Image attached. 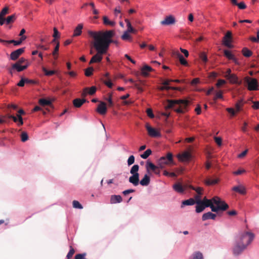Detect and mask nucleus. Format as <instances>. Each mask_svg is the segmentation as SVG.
<instances>
[{
    "label": "nucleus",
    "mask_w": 259,
    "mask_h": 259,
    "mask_svg": "<svg viewBox=\"0 0 259 259\" xmlns=\"http://www.w3.org/2000/svg\"><path fill=\"white\" fill-rule=\"evenodd\" d=\"M89 34L94 39L93 45L97 51V53L91 58L89 64L101 62L103 59V55L107 52L110 44L114 42L112 37L115 35V31L113 30L89 31Z\"/></svg>",
    "instance_id": "f257e3e1"
},
{
    "label": "nucleus",
    "mask_w": 259,
    "mask_h": 259,
    "mask_svg": "<svg viewBox=\"0 0 259 259\" xmlns=\"http://www.w3.org/2000/svg\"><path fill=\"white\" fill-rule=\"evenodd\" d=\"M254 238V234L251 232H244L241 234L233 247L234 254L236 255L241 254L251 243Z\"/></svg>",
    "instance_id": "f03ea898"
},
{
    "label": "nucleus",
    "mask_w": 259,
    "mask_h": 259,
    "mask_svg": "<svg viewBox=\"0 0 259 259\" xmlns=\"http://www.w3.org/2000/svg\"><path fill=\"white\" fill-rule=\"evenodd\" d=\"M206 207H210L213 212H217L219 210L224 211L229 208V205L218 197H214L211 199H208L204 203Z\"/></svg>",
    "instance_id": "7ed1b4c3"
},
{
    "label": "nucleus",
    "mask_w": 259,
    "mask_h": 259,
    "mask_svg": "<svg viewBox=\"0 0 259 259\" xmlns=\"http://www.w3.org/2000/svg\"><path fill=\"white\" fill-rule=\"evenodd\" d=\"M168 104L165 106L166 109L173 108L174 110L179 113H182L188 105L189 102L185 100H168Z\"/></svg>",
    "instance_id": "20e7f679"
},
{
    "label": "nucleus",
    "mask_w": 259,
    "mask_h": 259,
    "mask_svg": "<svg viewBox=\"0 0 259 259\" xmlns=\"http://www.w3.org/2000/svg\"><path fill=\"white\" fill-rule=\"evenodd\" d=\"M17 106L15 105H9L7 106V108L6 110L7 114L5 115H3L0 118V123H4L7 122L6 119L10 118L12 119L15 122H17L18 119L14 115L11 114L12 112V110H17Z\"/></svg>",
    "instance_id": "39448f33"
},
{
    "label": "nucleus",
    "mask_w": 259,
    "mask_h": 259,
    "mask_svg": "<svg viewBox=\"0 0 259 259\" xmlns=\"http://www.w3.org/2000/svg\"><path fill=\"white\" fill-rule=\"evenodd\" d=\"M174 164L173 155L171 153H167L165 156H162L158 160V165L161 168H163L165 165Z\"/></svg>",
    "instance_id": "423d86ee"
},
{
    "label": "nucleus",
    "mask_w": 259,
    "mask_h": 259,
    "mask_svg": "<svg viewBox=\"0 0 259 259\" xmlns=\"http://www.w3.org/2000/svg\"><path fill=\"white\" fill-rule=\"evenodd\" d=\"M146 128L148 132V135L151 137H159L161 136L159 132L154 128L152 127L149 124H146Z\"/></svg>",
    "instance_id": "0eeeda50"
},
{
    "label": "nucleus",
    "mask_w": 259,
    "mask_h": 259,
    "mask_svg": "<svg viewBox=\"0 0 259 259\" xmlns=\"http://www.w3.org/2000/svg\"><path fill=\"white\" fill-rule=\"evenodd\" d=\"M232 33L231 31H228L223 37V44L229 48H232L233 46L231 45Z\"/></svg>",
    "instance_id": "6e6552de"
},
{
    "label": "nucleus",
    "mask_w": 259,
    "mask_h": 259,
    "mask_svg": "<svg viewBox=\"0 0 259 259\" xmlns=\"http://www.w3.org/2000/svg\"><path fill=\"white\" fill-rule=\"evenodd\" d=\"M29 65V63L28 62H27V63L24 65H19L17 63L13 64L12 66V68L10 70V73L11 74L13 73V71L14 70H17L18 72H21L25 69H26Z\"/></svg>",
    "instance_id": "1a4fd4ad"
},
{
    "label": "nucleus",
    "mask_w": 259,
    "mask_h": 259,
    "mask_svg": "<svg viewBox=\"0 0 259 259\" xmlns=\"http://www.w3.org/2000/svg\"><path fill=\"white\" fill-rule=\"evenodd\" d=\"M248 89L249 91H256L258 90V83L255 78H251L250 80L247 79Z\"/></svg>",
    "instance_id": "9d476101"
},
{
    "label": "nucleus",
    "mask_w": 259,
    "mask_h": 259,
    "mask_svg": "<svg viewBox=\"0 0 259 259\" xmlns=\"http://www.w3.org/2000/svg\"><path fill=\"white\" fill-rule=\"evenodd\" d=\"M25 51V48L18 49L13 52L10 54V59L12 60H16L21 56Z\"/></svg>",
    "instance_id": "9b49d317"
},
{
    "label": "nucleus",
    "mask_w": 259,
    "mask_h": 259,
    "mask_svg": "<svg viewBox=\"0 0 259 259\" xmlns=\"http://www.w3.org/2000/svg\"><path fill=\"white\" fill-rule=\"evenodd\" d=\"M176 22L175 17L172 15L166 16L165 19L160 22L162 25H170L174 24Z\"/></svg>",
    "instance_id": "f8f14e48"
},
{
    "label": "nucleus",
    "mask_w": 259,
    "mask_h": 259,
    "mask_svg": "<svg viewBox=\"0 0 259 259\" xmlns=\"http://www.w3.org/2000/svg\"><path fill=\"white\" fill-rule=\"evenodd\" d=\"M228 79L229 82L231 84H236L238 85H240L242 83V81L239 80L238 77L235 74H232L226 78Z\"/></svg>",
    "instance_id": "ddd939ff"
},
{
    "label": "nucleus",
    "mask_w": 259,
    "mask_h": 259,
    "mask_svg": "<svg viewBox=\"0 0 259 259\" xmlns=\"http://www.w3.org/2000/svg\"><path fill=\"white\" fill-rule=\"evenodd\" d=\"M179 160L181 161H188L191 157V154L188 151H185L182 154H179L177 155Z\"/></svg>",
    "instance_id": "4468645a"
},
{
    "label": "nucleus",
    "mask_w": 259,
    "mask_h": 259,
    "mask_svg": "<svg viewBox=\"0 0 259 259\" xmlns=\"http://www.w3.org/2000/svg\"><path fill=\"white\" fill-rule=\"evenodd\" d=\"M224 53L225 56L229 60H232L236 65H239L238 60L235 57L234 55L232 54L230 51L225 50L224 51Z\"/></svg>",
    "instance_id": "2eb2a0df"
},
{
    "label": "nucleus",
    "mask_w": 259,
    "mask_h": 259,
    "mask_svg": "<svg viewBox=\"0 0 259 259\" xmlns=\"http://www.w3.org/2000/svg\"><path fill=\"white\" fill-rule=\"evenodd\" d=\"M97 111L101 115H105L107 112L106 104L104 102H100L98 105Z\"/></svg>",
    "instance_id": "dca6fc26"
},
{
    "label": "nucleus",
    "mask_w": 259,
    "mask_h": 259,
    "mask_svg": "<svg viewBox=\"0 0 259 259\" xmlns=\"http://www.w3.org/2000/svg\"><path fill=\"white\" fill-rule=\"evenodd\" d=\"M139 176V174L132 175V176L129 178V182L135 186H138L140 182Z\"/></svg>",
    "instance_id": "f3484780"
},
{
    "label": "nucleus",
    "mask_w": 259,
    "mask_h": 259,
    "mask_svg": "<svg viewBox=\"0 0 259 259\" xmlns=\"http://www.w3.org/2000/svg\"><path fill=\"white\" fill-rule=\"evenodd\" d=\"M232 190V191L237 192L241 195H244L246 193L245 188L241 185L233 187Z\"/></svg>",
    "instance_id": "a211bd4d"
},
{
    "label": "nucleus",
    "mask_w": 259,
    "mask_h": 259,
    "mask_svg": "<svg viewBox=\"0 0 259 259\" xmlns=\"http://www.w3.org/2000/svg\"><path fill=\"white\" fill-rule=\"evenodd\" d=\"M173 55L176 56L179 60L180 63L184 66L188 65V62L186 59L184 58L182 55H181L178 51L174 52Z\"/></svg>",
    "instance_id": "6ab92c4d"
},
{
    "label": "nucleus",
    "mask_w": 259,
    "mask_h": 259,
    "mask_svg": "<svg viewBox=\"0 0 259 259\" xmlns=\"http://www.w3.org/2000/svg\"><path fill=\"white\" fill-rule=\"evenodd\" d=\"M122 201V198L120 195H111V198H110V203L111 204L120 203Z\"/></svg>",
    "instance_id": "aec40b11"
},
{
    "label": "nucleus",
    "mask_w": 259,
    "mask_h": 259,
    "mask_svg": "<svg viewBox=\"0 0 259 259\" xmlns=\"http://www.w3.org/2000/svg\"><path fill=\"white\" fill-rule=\"evenodd\" d=\"M97 88L95 86H93L90 88H85L84 89L82 95L85 96L87 94H89L90 95H93L94 94H95Z\"/></svg>",
    "instance_id": "412c9836"
},
{
    "label": "nucleus",
    "mask_w": 259,
    "mask_h": 259,
    "mask_svg": "<svg viewBox=\"0 0 259 259\" xmlns=\"http://www.w3.org/2000/svg\"><path fill=\"white\" fill-rule=\"evenodd\" d=\"M217 215L211 212H208L204 213L202 217V221H205L208 219L215 220Z\"/></svg>",
    "instance_id": "4be33fe9"
},
{
    "label": "nucleus",
    "mask_w": 259,
    "mask_h": 259,
    "mask_svg": "<svg viewBox=\"0 0 259 259\" xmlns=\"http://www.w3.org/2000/svg\"><path fill=\"white\" fill-rule=\"evenodd\" d=\"M152 68L150 66L145 65L141 68V74L144 76H147L149 75V73L152 71Z\"/></svg>",
    "instance_id": "5701e85b"
},
{
    "label": "nucleus",
    "mask_w": 259,
    "mask_h": 259,
    "mask_svg": "<svg viewBox=\"0 0 259 259\" xmlns=\"http://www.w3.org/2000/svg\"><path fill=\"white\" fill-rule=\"evenodd\" d=\"M86 101H87V100L85 99H79V98H77V99H75L73 100V106L75 107L79 108Z\"/></svg>",
    "instance_id": "b1692460"
},
{
    "label": "nucleus",
    "mask_w": 259,
    "mask_h": 259,
    "mask_svg": "<svg viewBox=\"0 0 259 259\" xmlns=\"http://www.w3.org/2000/svg\"><path fill=\"white\" fill-rule=\"evenodd\" d=\"M172 187L175 191L179 193H183L185 190V188L179 183L175 184Z\"/></svg>",
    "instance_id": "393cba45"
},
{
    "label": "nucleus",
    "mask_w": 259,
    "mask_h": 259,
    "mask_svg": "<svg viewBox=\"0 0 259 259\" xmlns=\"http://www.w3.org/2000/svg\"><path fill=\"white\" fill-rule=\"evenodd\" d=\"M205 205L201 202V200H198L196 202V212L200 213L204 210L205 208Z\"/></svg>",
    "instance_id": "a878e982"
},
{
    "label": "nucleus",
    "mask_w": 259,
    "mask_h": 259,
    "mask_svg": "<svg viewBox=\"0 0 259 259\" xmlns=\"http://www.w3.org/2000/svg\"><path fill=\"white\" fill-rule=\"evenodd\" d=\"M83 28V25L82 24H79L74 30V33L73 34V37H76L81 35L82 33V29Z\"/></svg>",
    "instance_id": "bb28decb"
},
{
    "label": "nucleus",
    "mask_w": 259,
    "mask_h": 259,
    "mask_svg": "<svg viewBox=\"0 0 259 259\" xmlns=\"http://www.w3.org/2000/svg\"><path fill=\"white\" fill-rule=\"evenodd\" d=\"M150 182V177L146 174L143 178L139 182V183L143 186H147L149 184Z\"/></svg>",
    "instance_id": "cd10ccee"
},
{
    "label": "nucleus",
    "mask_w": 259,
    "mask_h": 259,
    "mask_svg": "<svg viewBox=\"0 0 259 259\" xmlns=\"http://www.w3.org/2000/svg\"><path fill=\"white\" fill-rule=\"evenodd\" d=\"M18 113L17 115V116H16L17 117V118L18 119V126H20V125H22L23 124V118L22 117V116H21V114H25V112L22 109H20L18 111Z\"/></svg>",
    "instance_id": "c85d7f7f"
},
{
    "label": "nucleus",
    "mask_w": 259,
    "mask_h": 259,
    "mask_svg": "<svg viewBox=\"0 0 259 259\" xmlns=\"http://www.w3.org/2000/svg\"><path fill=\"white\" fill-rule=\"evenodd\" d=\"M218 182V179H211L209 178H207L204 181V183L207 186H210L217 184Z\"/></svg>",
    "instance_id": "c756f323"
},
{
    "label": "nucleus",
    "mask_w": 259,
    "mask_h": 259,
    "mask_svg": "<svg viewBox=\"0 0 259 259\" xmlns=\"http://www.w3.org/2000/svg\"><path fill=\"white\" fill-rule=\"evenodd\" d=\"M103 23L105 25L114 26L115 25V22L114 21L109 20L108 17L106 16L103 17Z\"/></svg>",
    "instance_id": "7c9ffc66"
},
{
    "label": "nucleus",
    "mask_w": 259,
    "mask_h": 259,
    "mask_svg": "<svg viewBox=\"0 0 259 259\" xmlns=\"http://www.w3.org/2000/svg\"><path fill=\"white\" fill-rule=\"evenodd\" d=\"M124 21L126 22V25H127V29L126 31L129 32H131V33H136V30L133 28V27H132V26L131 25V23L130 22L129 20L127 19H125L124 20Z\"/></svg>",
    "instance_id": "2f4dec72"
},
{
    "label": "nucleus",
    "mask_w": 259,
    "mask_h": 259,
    "mask_svg": "<svg viewBox=\"0 0 259 259\" xmlns=\"http://www.w3.org/2000/svg\"><path fill=\"white\" fill-rule=\"evenodd\" d=\"M146 168L148 171L149 169H151L154 171L158 169V166H155L153 163L150 161H147L146 163Z\"/></svg>",
    "instance_id": "473e14b6"
},
{
    "label": "nucleus",
    "mask_w": 259,
    "mask_h": 259,
    "mask_svg": "<svg viewBox=\"0 0 259 259\" xmlns=\"http://www.w3.org/2000/svg\"><path fill=\"white\" fill-rule=\"evenodd\" d=\"M195 203V200L193 198H190L182 202V207H183L184 205H192Z\"/></svg>",
    "instance_id": "72a5a7b5"
},
{
    "label": "nucleus",
    "mask_w": 259,
    "mask_h": 259,
    "mask_svg": "<svg viewBox=\"0 0 259 259\" xmlns=\"http://www.w3.org/2000/svg\"><path fill=\"white\" fill-rule=\"evenodd\" d=\"M242 53L245 57H249L252 55V52L247 48H244L242 50Z\"/></svg>",
    "instance_id": "f704fd0d"
},
{
    "label": "nucleus",
    "mask_w": 259,
    "mask_h": 259,
    "mask_svg": "<svg viewBox=\"0 0 259 259\" xmlns=\"http://www.w3.org/2000/svg\"><path fill=\"white\" fill-rule=\"evenodd\" d=\"M244 105V102L243 100H239L236 104H235V108L236 112H239L241 110V108L242 106Z\"/></svg>",
    "instance_id": "c9c22d12"
},
{
    "label": "nucleus",
    "mask_w": 259,
    "mask_h": 259,
    "mask_svg": "<svg viewBox=\"0 0 259 259\" xmlns=\"http://www.w3.org/2000/svg\"><path fill=\"white\" fill-rule=\"evenodd\" d=\"M38 103L40 105L44 106L50 105L51 104V102L50 100L44 98L39 99Z\"/></svg>",
    "instance_id": "e433bc0d"
},
{
    "label": "nucleus",
    "mask_w": 259,
    "mask_h": 259,
    "mask_svg": "<svg viewBox=\"0 0 259 259\" xmlns=\"http://www.w3.org/2000/svg\"><path fill=\"white\" fill-rule=\"evenodd\" d=\"M16 18V15L15 14H13L11 16H8L7 19H6V22L7 24H9L14 22Z\"/></svg>",
    "instance_id": "4c0bfd02"
},
{
    "label": "nucleus",
    "mask_w": 259,
    "mask_h": 259,
    "mask_svg": "<svg viewBox=\"0 0 259 259\" xmlns=\"http://www.w3.org/2000/svg\"><path fill=\"white\" fill-rule=\"evenodd\" d=\"M112 94L109 93L108 94V97L105 98V100H106L108 102V106L109 107H112L114 105L113 102L112 100Z\"/></svg>",
    "instance_id": "58836bf2"
},
{
    "label": "nucleus",
    "mask_w": 259,
    "mask_h": 259,
    "mask_svg": "<svg viewBox=\"0 0 259 259\" xmlns=\"http://www.w3.org/2000/svg\"><path fill=\"white\" fill-rule=\"evenodd\" d=\"M152 153L151 149L146 150L143 154L141 155V157L143 159H147Z\"/></svg>",
    "instance_id": "ea45409f"
},
{
    "label": "nucleus",
    "mask_w": 259,
    "mask_h": 259,
    "mask_svg": "<svg viewBox=\"0 0 259 259\" xmlns=\"http://www.w3.org/2000/svg\"><path fill=\"white\" fill-rule=\"evenodd\" d=\"M139 169V166L138 164L134 165L131 168V169L130 170V173L132 175L139 174L138 173Z\"/></svg>",
    "instance_id": "a19ab883"
},
{
    "label": "nucleus",
    "mask_w": 259,
    "mask_h": 259,
    "mask_svg": "<svg viewBox=\"0 0 259 259\" xmlns=\"http://www.w3.org/2000/svg\"><path fill=\"white\" fill-rule=\"evenodd\" d=\"M193 259H203V254L199 251L195 252L193 254Z\"/></svg>",
    "instance_id": "79ce46f5"
},
{
    "label": "nucleus",
    "mask_w": 259,
    "mask_h": 259,
    "mask_svg": "<svg viewBox=\"0 0 259 259\" xmlns=\"http://www.w3.org/2000/svg\"><path fill=\"white\" fill-rule=\"evenodd\" d=\"M42 71L44 72L45 74L47 76H51L55 73V71L54 70H48L46 68H42Z\"/></svg>",
    "instance_id": "37998d69"
},
{
    "label": "nucleus",
    "mask_w": 259,
    "mask_h": 259,
    "mask_svg": "<svg viewBox=\"0 0 259 259\" xmlns=\"http://www.w3.org/2000/svg\"><path fill=\"white\" fill-rule=\"evenodd\" d=\"M73 207L75 208L82 209V205L77 200H73L72 202Z\"/></svg>",
    "instance_id": "c03bdc74"
},
{
    "label": "nucleus",
    "mask_w": 259,
    "mask_h": 259,
    "mask_svg": "<svg viewBox=\"0 0 259 259\" xmlns=\"http://www.w3.org/2000/svg\"><path fill=\"white\" fill-rule=\"evenodd\" d=\"M94 68L92 67H89L85 70V75L87 76H90L92 75Z\"/></svg>",
    "instance_id": "a18cd8bd"
},
{
    "label": "nucleus",
    "mask_w": 259,
    "mask_h": 259,
    "mask_svg": "<svg viewBox=\"0 0 259 259\" xmlns=\"http://www.w3.org/2000/svg\"><path fill=\"white\" fill-rule=\"evenodd\" d=\"M74 252H75V250H74V248L71 246H70V250L68 252V253H67V256H66L67 258L68 259H70L72 257Z\"/></svg>",
    "instance_id": "49530a36"
},
{
    "label": "nucleus",
    "mask_w": 259,
    "mask_h": 259,
    "mask_svg": "<svg viewBox=\"0 0 259 259\" xmlns=\"http://www.w3.org/2000/svg\"><path fill=\"white\" fill-rule=\"evenodd\" d=\"M199 58L204 63L207 61V57L206 54L204 52H201L199 54Z\"/></svg>",
    "instance_id": "de8ad7c7"
},
{
    "label": "nucleus",
    "mask_w": 259,
    "mask_h": 259,
    "mask_svg": "<svg viewBox=\"0 0 259 259\" xmlns=\"http://www.w3.org/2000/svg\"><path fill=\"white\" fill-rule=\"evenodd\" d=\"M21 141L23 142H26V141L28 140V135H27L26 132H23L22 133V134L21 135Z\"/></svg>",
    "instance_id": "09e8293b"
},
{
    "label": "nucleus",
    "mask_w": 259,
    "mask_h": 259,
    "mask_svg": "<svg viewBox=\"0 0 259 259\" xmlns=\"http://www.w3.org/2000/svg\"><path fill=\"white\" fill-rule=\"evenodd\" d=\"M9 13V8L8 7L4 8L0 12V16L4 17Z\"/></svg>",
    "instance_id": "8fccbe9b"
},
{
    "label": "nucleus",
    "mask_w": 259,
    "mask_h": 259,
    "mask_svg": "<svg viewBox=\"0 0 259 259\" xmlns=\"http://www.w3.org/2000/svg\"><path fill=\"white\" fill-rule=\"evenodd\" d=\"M161 90H178V88L177 87H169L168 85H163V87H161L160 88Z\"/></svg>",
    "instance_id": "3c124183"
},
{
    "label": "nucleus",
    "mask_w": 259,
    "mask_h": 259,
    "mask_svg": "<svg viewBox=\"0 0 259 259\" xmlns=\"http://www.w3.org/2000/svg\"><path fill=\"white\" fill-rule=\"evenodd\" d=\"M86 255L85 253L77 254L75 255L74 259H87L85 258Z\"/></svg>",
    "instance_id": "603ef678"
},
{
    "label": "nucleus",
    "mask_w": 259,
    "mask_h": 259,
    "mask_svg": "<svg viewBox=\"0 0 259 259\" xmlns=\"http://www.w3.org/2000/svg\"><path fill=\"white\" fill-rule=\"evenodd\" d=\"M190 187L192 189L195 190L198 195H201L202 194V191H203V189L201 187L195 188L193 186H190Z\"/></svg>",
    "instance_id": "864d4df0"
},
{
    "label": "nucleus",
    "mask_w": 259,
    "mask_h": 259,
    "mask_svg": "<svg viewBox=\"0 0 259 259\" xmlns=\"http://www.w3.org/2000/svg\"><path fill=\"white\" fill-rule=\"evenodd\" d=\"M60 47L59 41H57V45H56L53 52H52V55H55V54L58 55V52Z\"/></svg>",
    "instance_id": "5fc2aeb1"
},
{
    "label": "nucleus",
    "mask_w": 259,
    "mask_h": 259,
    "mask_svg": "<svg viewBox=\"0 0 259 259\" xmlns=\"http://www.w3.org/2000/svg\"><path fill=\"white\" fill-rule=\"evenodd\" d=\"M223 98V92L222 91H220L215 93V97H214V100H217L218 99Z\"/></svg>",
    "instance_id": "6e6d98bb"
},
{
    "label": "nucleus",
    "mask_w": 259,
    "mask_h": 259,
    "mask_svg": "<svg viewBox=\"0 0 259 259\" xmlns=\"http://www.w3.org/2000/svg\"><path fill=\"white\" fill-rule=\"evenodd\" d=\"M53 31H54V33H53V36L54 37V38H60V33L56 27L54 28Z\"/></svg>",
    "instance_id": "4d7b16f0"
},
{
    "label": "nucleus",
    "mask_w": 259,
    "mask_h": 259,
    "mask_svg": "<svg viewBox=\"0 0 259 259\" xmlns=\"http://www.w3.org/2000/svg\"><path fill=\"white\" fill-rule=\"evenodd\" d=\"M129 32L126 31L124 32V33L121 36V38L123 40H127L130 38V35L129 34Z\"/></svg>",
    "instance_id": "13d9d810"
},
{
    "label": "nucleus",
    "mask_w": 259,
    "mask_h": 259,
    "mask_svg": "<svg viewBox=\"0 0 259 259\" xmlns=\"http://www.w3.org/2000/svg\"><path fill=\"white\" fill-rule=\"evenodd\" d=\"M135 162V157L133 155H131L129 157L127 160V164L128 165L133 164Z\"/></svg>",
    "instance_id": "bf43d9fd"
},
{
    "label": "nucleus",
    "mask_w": 259,
    "mask_h": 259,
    "mask_svg": "<svg viewBox=\"0 0 259 259\" xmlns=\"http://www.w3.org/2000/svg\"><path fill=\"white\" fill-rule=\"evenodd\" d=\"M226 83V80H224V79H219L218 80V82L217 83H216V86L218 87V88H220L221 85L225 84Z\"/></svg>",
    "instance_id": "052dcab7"
},
{
    "label": "nucleus",
    "mask_w": 259,
    "mask_h": 259,
    "mask_svg": "<svg viewBox=\"0 0 259 259\" xmlns=\"http://www.w3.org/2000/svg\"><path fill=\"white\" fill-rule=\"evenodd\" d=\"M25 83H26L25 78L21 77L20 81L17 83V85L20 87H24Z\"/></svg>",
    "instance_id": "680f3d73"
},
{
    "label": "nucleus",
    "mask_w": 259,
    "mask_h": 259,
    "mask_svg": "<svg viewBox=\"0 0 259 259\" xmlns=\"http://www.w3.org/2000/svg\"><path fill=\"white\" fill-rule=\"evenodd\" d=\"M226 110L231 114V115L232 116H234L236 114V111L235 110L232 108H228L226 109Z\"/></svg>",
    "instance_id": "e2e57ef3"
},
{
    "label": "nucleus",
    "mask_w": 259,
    "mask_h": 259,
    "mask_svg": "<svg viewBox=\"0 0 259 259\" xmlns=\"http://www.w3.org/2000/svg\"><path fill=\"white\" fill-rule=\"evenodd\" d=\"M226 110L231 114V115L232 116H234L236 114V111L235 110L232 108H228L226 109Z\"/></svg>",
    "instance_id": "0e129e2a"
},
{
    "label": "nucleus",
    "mask_w": 259,
    "mask_h": 259,
    "mask_svg": "<svg viewBox=\"0 0 259 259\" xmlns=\"http://www.w3.org/2000/svg\"><path fill=\"white\" fill-rule=\"evenodd\" d=\"M215 143L221 146L222 143V139L221 137H215L214 138Z\"/></svg>",
    "instance_id": "69168bd1"
},
{
    "label": "nucleus",
    "mask_w": 259,
    "mask_h": 259,
    "mask_svg": "<svg viewBox=\"0 0 259 259\" xmlns=\"http://www.w3.org/2000/svg\"><path fill=\"white\" fill-rule=\"evenodd\" d=\"M104 83L106 84L108 88H112L113 86V83L110 80H104L103 81Z\"/></svg>",
    "instance_id": "338daca9"
},
{
    "label": "nucleus",
    "mask_w": 259,
    "mask_h": 259,
    "mask_svg": "<svg viewBox=\"0 0 259 259\" xmlns=\"http://www.w3.org/2000/svg\"><path fill=\"white\" fill-rule=\"evenodd\" d=\"M146 112H147V115L150 117V118H153L154 117V115L153 113V111H152V110L150 108H148L147 109V111H146Z\"/></svg>",
    "instance_id": "774afa93"
}]
</instances>
